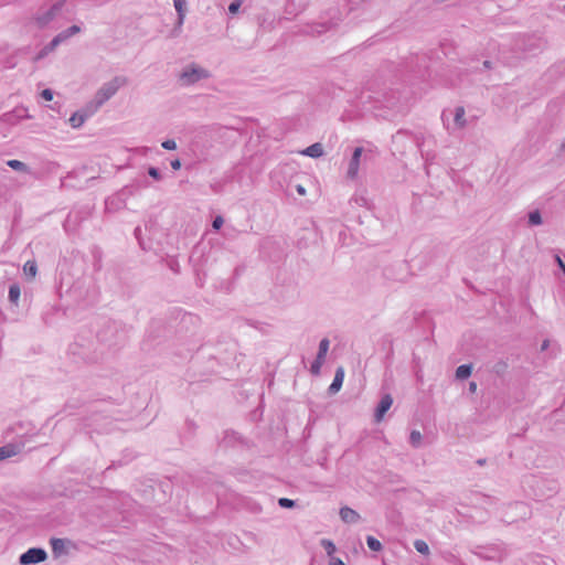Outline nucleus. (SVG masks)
I'll return each instance as SVG.
<instances>
[{
    "label": "nucleus",
    "instance_id": "obj_29",
    "mask_svg": "<svg viewBox=\"0 0 565 565\" xmlns=\"http://www.w3.org/2000/svg\"><path fill=\"white\" fill-rule=\"evenodd\" d=\"M162 148L166 150H174L177 149V142L173 139H167L161 143Z\"/></svg>",
    "mask_w": 565,
    "mask_h": 565
},
{
    "label": "nucleus",
    "instance_id": "obj_5",
    "mask_svg": "<svg viewBox=\"0 0 565 565\" xmlns=\"http://www.w3.org/2000/svg\"><path fill=\"white\" fill-rule=\"evenodd\" d=\"M46 557L47 554L43 548L32 547L20 555L19 563L21 565H33L44 562Z\"/></svg>",
    "mask_w": 565,
    "mask_h": 565
},
{
    "label": "nucleus",
    "instance_id": "obj_19",
    "mask_svg": "<svg viewBox=\"0 0 565 565\" xmlns=\"http://www.w3.org/2000/svg\"><path fill=\"white\" fill-rule=\"evenodd\" d=\"M409 443L414 448H419L422 446V434L418 430H412L409 435Z\"/></svg>",
    "mask_w": 565,
    "mask_h": 565
},
{
    "label": "nucleus",
    "instance_id": "obj_1",
    "mask_svg": "<svg viewBox=\"0 0 565 565\" xmlns=\"http://www.w3.org/2000/svg\"><path fill=\"white\" fill-rule=\"evenodd\" d=\"M75 14V8L68 0H56L50 7H43L34 15L35 24L41 28H54L60 21H68Z\"/></svg>",
    "mask_w": 565,
    "mask_h": 565
},
{
    "label": "nucleus",
    "instance_id": "obj_18",
    "mask_svg": "<svg viewBox=\"0 0 565 565\" xmlns=\"http://www.w3.org/2000/svg\"><path fill=\"white\" fill-rule=\"evenodd\" d=\"M543 223L541 213L539 210L529 213V224L531 226H539Z\"/></svg>",
    "mask_w": 565,
    "mask_h": 565
},
{
    "label": "nucleus",
    "instance_id": "obj_30",
    "mask_svg": "<svg viewBox=\"0 0 565 565\" xmlns=\"http://www.w3.org/2000/svg\"><path fill=\"white\" fill-rule=\"evenodd\" d=\"M148 174H149L151 178H153V179H156V180H158V181H159V180H161V173H160V171H159L157 168H154V167H150V168L148 169Z\"/></svg>",
    "mask_w": 565,
    "mask_h": 565
},
{
    "label": "nucleus",
    "instance_id": "obj_6",
    "mask_svg": "<svg viewBox=\"0 0 565 565\" xmlns=\"http://www.w3.org/2000/svg\"><path fill=\"white\" fill-rule=\"evenodd\" d=\"M329 348H330L329 339L323 338L319 343V350H318L317 356L310 366L311 374H313V375L320 374L321 367L326 361V356L328 354Z\"/></svg>",
    "mask_w": 565,
    "mask_h": 565
},
{
    "label": "nucleus",
    "instance_id": "obj_17",
    "mask_svg": "<svg viewBox=\"0 0 565 565\" xmlns=\"http://www.w3.org/2000/svg\"><path fill=\"white\" fill-rule=\"evenodd\" d=\"M7 164H8L11 169H13V170H15V171L30 172L29 167H28L24 162H22V161H20V160L12 159V160H9V161L7 162Z\"/></svg>",
    "mask_w": 565,
    "mask_h": 565
},
{
    "label": "nucleus",
    "instance_id": "obj_28",
    "mask_svg": "<svg viewBox=\"0 0 565 565\" xmlns=\"http://www.w3.org/2000/svg\"><path fill=\"white\" fill-rule=\"evenodd\" d=\"M177 13H185V0H173Z\"/></svg>",
    "mask_w": 565,
    "mask_h": 565
},
{
    "label": "nucleus",
    "instance_id": "obj_40",
    "mask_svg": "<svg viewBox=\"0 0 565 565\" xmlns=\"http://www.w3.org/2000/svg\"><path fill=\"white\" fill-rule=\"evenodd\" d=\"M548 348V340L543 341L541 345V351H545Z\"/></svg>",
    "mask_w": 565,
    "mask_h": 565
},
{
    "label": "nucleus",
    "instance_id": "obj_25",
    "mask_svg": "<svg viewBox=\"0 0 565 565\" xmlns=\"http://www.w3.org/2000/svg\"><path fill=\"white\" fill-rule=\"evenodd\" d=\"M36 270H38V267H36L35 262H26L24 264V271L26 275L34 277L36 275Z\"/></svg>",
    "mask_w": 565,
    "mask_h": 565
},
{
    "label": "nucleus",
    "instance_id": "obj_16",
    "mask_svg": "<svg viewBox=\"0 0 565 565\" xmlns=\"http://www.w3.org/2000/svg\"><path fill=\"white\" fill-rule=\"evenodd\" d=\"M21 295L20 286L18 284H12L9 287V300L10 302L17 305Z\"/></svg>",
    "mask_w": 565,
    "mask_h": 565
},
{
    "label": "nucleus",
    "instance_id": "obj_43",
    "mask_svg": "<svg viewBox=\"0 0 565 565\" xmlns=\"http://www.w3.org/2000/svg\"><path fill=\"white\" fill-rule=\"evenodd\" d=\"M135 234H136V236H137V235H140V227H137V228L135 230Z\"/></svg>",
    "mask_w": 565,
    "mask_h": 565
},
{
    "label": "nucleus",
    "instance_id": "obj_24",
    "mask_svg": "<svg viewBox=\"0 0 565 565\" xmlns=\"http://www.w3.org/2000/svg\"><path fill=\"white\" fill-rule=\"evenodd\" d=\"M508 369V363L503 360L501 361H498L494 365H493V372L498 375H502L504 374V372L507 371Z\"/></svg>",
    "mask_w": 565,
    "mask_h": 565
},
{
    "label": "nucleus",
    "instance_id": "obj_45",
    "mask_svg": "<svg viewBox=\"0 0 565 565\" xmlns=\"http://www.w3.org/2000/svg\"><path fill=\"white\" fill-rule=\"evenodd\" d=\"M321 29H322V30H318L317 32H318V33H322V32L324 31V25H321Z\"/></svg>",
    "mask_w": 565,
    "mask_h": 565
},
{
    "label": "nucleus",
    "instance_id": "obj_3",
    "mask_svg": "<svg viewBox=\"0 0 565 565\" xmlns=\"http://www.w3.org/2000/svg\"><path fill=\"white\" fill-rule=\"evenodd\" d=\"M210 76L211 74L206 68L195 63H191L183 67L179 74V82L182 86H190L202 79H206Z\"/></svg>",
    "mask_w": 565,
    "mask_h": 565
},
{
    "label": "nucleus",
    "instance_id": "obj_41",
    "mask_svg": "<svg viewBox=\"0 0 565 565\" xmlns=\"http://www.w3.org/2000/svg\"><path fill=\"white\" fill-rule=\"evenodd\" d=\"M483 66H484L486 68H490V67H491V63H490L489 61H484V62H483Z\"/></svg>",
    "mask_w": 565,
    "mask_h": 565
},
{
    "label": "nucleus",
    "instance_id": "obj_8",
    "mask_svg": "<svg viewBox=\"0 0 565 565\" xmlns=\"http://www.w3.org/2000/svg\"><path fill=\"white\" fill-rule=\"evenodd\" d=\"M362 152H363V148L358 147L354 149V151L352 153V158L349 162V168H348V177L350 179H354L358 175Z\"/></svg>",
    "mask_w": 565,
    "mask_h": 565
},
{
    "label": "nucleus",
    "instance_id": "obj_11",
    "mask_svg": "<svg viewBox=\"0 0 565 565\" xmlns=\"http://www.w3.org/2000/svg\"><path fill=\"white\" fill-rule=\"evenodd\" d=\"M343 380H344V370L342 366H339L337 370H335V374H334V377H333V381L332 383L330 384L328 391L330 394H335L340 391L342 384H343Z\"/></svg>",
    "mask_w": 565,
    "mask_h": 565
},
{
    "label": "nucleus",
    "instance_id": "obj_44",
    "mask_svg": "<svg viewBox=\"0 0 565 565\" xmlns=\"http://www.w3.org/2000/svg\"><path fill=\"white\" fill-rule=\"evenodd\" d=\"M234 2L236 3H239L241 6L243 4L244 0H233Z\"/></svg>",
    "mask_w": 565,
    "mask_h": 565
},
{
    "label": "nucleus",
    "instance_id": "obj_47",
    "mask_svg": "<svg viewBox=\"0 0 565 565\" xmlns=\"http://www.w3.org/2000/svg\"><path fill=\"white\" fill-rule=\"evenodd\" d=\"M564 9H565V4H564Z\"/></svg>",
    "mask_w": 565,
    "mask_h": 565
},
{
    "label": "nucleus",
    "instance_id": "obj_13",
    "mask_svg": "<svg viewBox=\"0 0 565 565\" xmlns=\"http://www.w3.org/2000/svg\"><path fill=\"white\" fill-rule=\"evenodd\" d=\"M301 154L310 158H319L323 154V147L319 142L312 143L311 146L302 150Z\"/></svg>",
    "mask_w": 565,
    "mask_h": 565
},
{
    "label": "nucleus",
    "instance_id": "obj_31",
    "mask_svg": "<svg viewBox=\"0 0 565 565\" xmlns=\"http://www.w3.org/2000/svg\"><path fill=\"white\" fill-rule=\"evenodd\" d=\"M223 223H224L223 217L222 216H216L213 220L212 226H213L214 230H220L222 227Z\"/></svg>",
    "mask_w": 565,
    "mask_h": 565
},
{
    "label": "nucleus",
    "instance_id": "obj_10",
    "mask_svg": "<svg viewBox=\"0 0 565 565\" xmlns=\"http://www.w3.org/2000/svg\"><path fill=\"white\" fill-rule=\"evenodd\" d=\"M339 514L341 520L348 524H355L361 519L360 514L349 507L341 508Z\"/></svg>",
    "mask_w": 565,
    "mask_h": 565
},
{
    "label": "nucleus",
    "instance_id": "obj_9",
    "mask_svg": "<svg viewBox=\"0 0 565 565\" xmlns=\"http://www.w3.org/2000/svg\"><path fill=\"white\" fill-rule=\"evenodd\" d=\"M393 404V398L390 394H385L375 411V420L381 422L385 415V413L391 408Z\"/></svg>",
    "mask_w": 565,
    "mask_h": 565
},
{
    "label": "nucleus",
    "instance_id": "obj_2",
    "mask_svg": "<svg viewBox=\"0 0 565 565\" xmlns=\"http://www.w3.org/2000/svg\"><path fill=\"white\" fill-rule=\"evenodd\" d=\"M127 79L121 76H116L111 81L105 83L95 94L92 102L88 103L90 108L96 113L107 100H109L118 89L126 85Z\"/></svg>",
    "mask_w": 565,
    "mask_h": 565
},
{
    "label": "nucleus",
    "instance_id": "obj_38",
    "mask_svg": "<svg viewBox=\"0 0 565 565\" xmlns=\"http://www.w3.org/2000/svg\"><path fill=\"white\" fill-rule=\"evenodd\" d=\"M296 190H297L298 194H300V195H305V194H306V189H305V186H303V185H301V184H298V185L296 186Z\"/></svg>",
    "mask_w": 565,
    "mask_h": 565
},
{
    "label": "nucleus",
    "instance_id": "obj_4",
    "mask_svg": "<svg viewBox=\"0 0 565 565\" xmlns=\"http://www.w3.org/2000/svg\"><path fill=\"white\" fill-rule=\"evenodd\" d=\"M81 32V26L72 25L66 30H63L57 35H55L52 41L45 45L41 52L39 53V57H44L49 53L53 52L60 44L66 42L71 36Z\"/></svg>",
    "mask_w": 565,
    "mask_h": 565
},
{
    "label": "nucleus",
    "instance_id": "obj_20",
    "mask_svg": "<svg viewBox=\"0 0 565 565\" xmlns=\"http://www.w3.org/2000/svg\"><path fill=\"white\" fill-rule=\"evenodd\" d=\"M366 544L371 551L380 552L382 550V543L374 536L369 535L366 537Z\"/></svg>",
    "mask_w": 565,
    "mask_h": 565
},
{
    "label": "nucleus",
    "instance_id": "obj_34",
    "mask_svg": "<svg viewBox=\"0 0 565 565\" xmlns=\"http://www.w3.org/2000/svg\"><path fill=\"white\" fill-rule=\"evenodd\" d=\"M555 262L556 264L558 265L559 269L563 271V274L565 275V263L563 262V259L561 258L559 255H555Z\"/></svg>",
    "mask_w": 565,
    "mask_h": 565
},
{
    "label": "nucleus",
    "instance_id": "obj_21",
    "mask_svg": "<svg viewBox=\"0 0 565 565\" xmlns=\"http://www.w3.org/2000/svg\"><path fill=\"white\" fill-rule=\"evenodd\" d=\"M414 547H415V550H416L418 553H420V554H423V555H426V554H428V553H429V546H428V544H427L425 541H423V540H416V541L414 542Z\"/></svg>",
    "mask_w": 565,
    "mask_h": 565
},
{
    "label": "nucleus",
    "instance_id": "obj_27",
    "mask_svg": "<svg viewBox=\"0 0 565 565\" xmlns=\"http://www.w3.org/2000/svg\"><path fill=\"white\" fill-rule=\"evenodd\" d=\"M51 544L54 552H60L64 548V541L62 539H53Z\"/></svg>",
    "mask_w": 565,
    "mask_h": 565
},
{
    "label": "nucleus",
    "instance_id": "obj_35",
    "mask_svg": "<svg viewBox=\"0 0 565 565\" xmlns=\"http://www.w3.org/2000/svg\"><path fill=\"white\" fill-rule=\"evenodd\" d=\"M170 164L173 170H179L181 168V161L179 159L172 160Z\"/></svg>",
    "mask_w": 565,
    "mask_h": 565
},
{
    "label": "nucleus",
    "instance_id": "obj_26",
    "mask_svg": "<svg viewBox=\"0 0 565 565\" xmlns=\"http://www.w3.org/2000/svg\"><path fill=\"white\" fill-rule=\"evenodd\" d=\"M278 504H279V507L285 508V509H291V508H294V507H295V504H296V503H295V501H294V500H291V499H288V498H280V499L278 500Z\"/></svg>",
    "mask_w": 565,
    "mask_h": 565
},
{
    "label": "nucleus",
    "instance_id": "obj_33",
    "mask_svg": "<svg viewBox=\"0 0 565 565\" xmlns=\"http://www.w3.org/2000/svg\"><path fill=\"white\" fill-rule=\"evenodd\" d=\"M239 8H241V4H239V3H236V2H234V1H233V2L228 6V11H230V13L235 14V13H237V12H238Z\"/></svg>",
    "mask_w": 565,
    "mask_h": 565
},
{
    "label": "nucleus",
    "instance_id": "obj_7",
    "mask_svg": "<svg viewBox=\"0 0 565 565\" xmlns=\"http://www.w3.org/2000/svg\"><path fill=\"white\" fill-rule=\"evenodd\" d=\"M94 114L95 111L87 104L83 109L77 110L71 116L70 124L73 128H79Z\"/></svg>",
    "mask_w": 565,
    "mask_h": 565
},
{
    "label": "nucleus",
    "instance_id": "obj_42",
    "mask_svg": "<svg viewBox=\"0 0 565 565\" xmlns=\"http://www.w3.org/2000/svg\"><path fill=\"white\" fill-rule=\"evenodd\" d=\"M484 462H486V459H479V460L477 461V463H478V465H480V466L484 465Z\"/></svg>",
    "mask_w": 565,
    "mask_h": 565
},
{
    "label": "nucleus",
    "instance_id": "obj_15",
    "mask_svg": "<svg viewBox=\"0 0 565 565\" xmlns=\"http://www.w3.org/2000/svg\"><path fill=\"white\" fill-rule=\"evenodd\" d=\"M18 454V448L14 445H6L0 447V460L10 458Z\"/></svg>",
    "mask_w": 565,
    "mask_h": 565
},
{
    "label": "nucleus",
    "instance_id": "obj_12",
    "mask_svg": "<svg viewBox=\"0 0 565 565\" xmlns=\"http://www.w3.org/2000/svg\"><path fill=\"white\" fill-rule=\"evenodd\" d=\"M466 110L462 106H458L455 108V116H454V125L457 129H462L467 125V120L465 118Z\"/></svg>",
    "mask_w": 565,
    "mask_h": 565
},
{
    "label": "nucleus",
    "instance_id": "obj_36",
    "mask_svg": "<svg viewBox=\"0 0 565 565\" xmlns=\"http://www.w3.org/2000/svg\"><path fill=\"white\" fill-rule=\"evenodd\" d=\"M185 13H178V28H180L184 22Z\"/></svg>",
    "mask_w": 565,
    "mask_h": 565
},
{
    "label": "nucleus",
    "instance_id": "obj_23",
    "mask_svg": "<svg viewBox=\"0 0 565 565\" xmlns=\"http://www.w3.org/2000/svg\"><path fill=\"white\" fill-rule=\"evenodd\" d=\"M542 46L543 43L541 39H531V43L526 47H524V50L527 52H535L537 50H541Z\"/></svg>",
    "mask_w": 565,
    "mask_h": 565
},
{
    "label": "nucleus",
    "instance_id": "obj_37",
    "mask_svg": "<svg viewBox=\"0 0 565 565\" xmlns=\"http://www.w3.org/2000/svg\"><path fill=\"white\" fill-rule=\"evenodd\" d=\"M329 565H344V563L340 558L333 557L331 558Z\"/></svg>",
    "mask_w": 565,
    "mask_h": 565
},
{
    "label": "nucleus",
    "instance_id": "obj_32",
    "mask_svg": "<svg viewBox=\"0 0 565 565\" xmlns=\"http://www.w3.org/2000/svg\"><path fill=\"white\" fill-rule=\"evenodd\" d=\"M41 96L43 99L45 100H52L53 99V92L49 88L46 89H43L42 93H41Z\"/></svg>",
    "mask_w": 565,
    "mask_h": 565
},
{
    "label": "nucleus",
    "instance_id": "obj_14",
    "mask_svg": "<svg viewBox=\"0 0 565 565\" xmlns=\"http://www.w3.org/2000/svg\"><path fill=\"white\" fill-rule=\"evenodd\" d=\"M472 365L471 364H461L456 370V377L458 380H466L471 375Z\"/></svg>",
    "mask_w": 565,
    "mask_h": 565
},
{
    "label": "nucleus",
    "instance_id": "obj_39",
    "mask_svg": "<svg viewBox=\"0 0 565 565\" xmlns=\"http://www.w3.org/2000/svg\"><path fill=\"white\" fill-rule=\"evenodd\" d=\"M477 391V383L476 382H470L469 383V392L470 393H475Z\"/></svg>",
    "mask_w": 565,
    "mask_h": 565
},
{
    "label": "nucleus",
    "instance_id": "obj_46",
    "mask_svg": "<svg viewBox=\"0 0 565 565\" xmlns=\"http://www.w3.org/2000/svg\"><path fill=\"white\" fill-rule=\"evenodd\" d=\"M364 203H365V199L361 198V204H364Z\"/></svg>",
    "mask_w": 565,
    "mask_h": 565
},
{
    "label": "nucleus",
    "instance_id": "obj_22",
    "mask_svg": "<svg viewBox=\"0 0 565 565\" xmlns=\"http://www.w3.org/2000/svg\"><path fill=\"white\" fill-rule=\"evenodd\" d=\"M321 546L329 556L333 555L337 550L334 543L328 539L321 540Z\"/></svg>",
    "mask_w": 565,
    "mask_h": 565
}]
</instances>
